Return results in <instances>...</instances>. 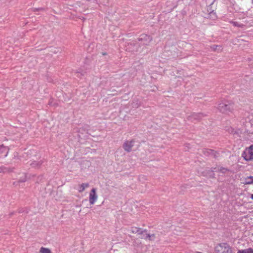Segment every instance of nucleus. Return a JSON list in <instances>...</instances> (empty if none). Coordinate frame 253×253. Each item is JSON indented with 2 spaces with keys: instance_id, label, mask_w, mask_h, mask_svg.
<instances>
[{
  "instance_id": "nucleus-1",
  "label": "nucleus",
  "mask_w": 253,
  "mask_h": 253,
  "mask_svg": "<svg viewBox=\"0 0 253 253\" xmlns=\"http://www.w3.org/2000/svg\"><path fill=\"white\" fill-rule=\"evenodd\" d=\"M218 109L222 113L228 114L233 110L234 104L228 101L221 102L218 104Z\"/></svg>"
},
{
  "instance_id": "nucleus-2",
  "label": "nucleus",
  "mask_w": 253,
  "mask_h": 253,
  "mask_svg": "<svg viewBox=\"0 0 253 253\" xmlns=\"http://www.w3.org/2000/svg\"><path fill=\"white\" fill-rule=\"evenodd\" d=\"M216 253H232L231 247L227 243H221L215 247Z\"/></svg>"
},
{
  "instance_id": "nucleus-3",
  "label": "nucleus",
  "mask_w": 253,
  "mask_h": 253,
  "mask_svg": "<svg viewBox=\"0 0 253 253\" xmlns=\"http://www.w3.org/2000/svg\"><path fill=\"white\" fill-rule=\"evenodd\" d=\"M242 156L246 161H251L253 160V145H251L248 148L246 149L242 154Z\"/></svg>"
},
{
  "instance_id": "nucleus-4",
  "label": "nucleus",
  "mask_w": 253,
  "mask_h": 253,
  "mask_svg": "<svg viewBox=\"0 0 253 253\" xmlns=\"http://www.w3.org/2000/svg\"><path fill=\"white\" fill-rule=\"evenodd\" d=\"M95 188H92L89 195V202L91 205L94 204L98 199V196L96 194Z\"/></svg>"
},
{
  "instance_id": "nucleus-5",
  "label": "nucleus",
  "mask_w": 253,
  "mask_h": 253,
  "mask_svg": "<svg viewBox=\"0 0 253 253\" xmlns=\"http://www.w3.org/2000/svg\"><path fill=\"white\" fill-rule=\"evenodd\" d=\"M152 40V38L146 34L141 35L138 39L141 43L145 45H147Z\"/></svg>"
},
{
  "instance_id": "nucleus-6",
  "label": "nucleus",
  "mask_w": 253,
  "mask_h": 253,
  "mask_svg": "<svg viewBox=\"0 0 253 253\" xmlns=\"http://www.w3.org/2000/svg\"><path fill=\"white\" fill-rule=\"evenodd\" d=\"M139 235H140V237L141 238L145 239H148L150 240L154 239V234L150 235V234H148L145 230H143L142 229Z\"/></svg>"
},
{
  "instance_id": "nucleus-7",
  "label": "nucleus",
  "mask_w": 253,
  "mask_h": 253,
  "mask_svg": "<svg viewBox=\"0 0 253 253\" xmlns=\"http://www.w3.org/2000/svg\"><path fill=\"white\" fill-rule=\"evenodd\" d=\"M134 141L133 140L126 141L123 147L125 151L130 152L131 150L132 147L133 146Z\"/></svg>"
},
{
  "instance_id": "nucleus-8",
  "label": "nucleus",
  "mask_w": 253,
  "mask_h": 253,
  "mask_svg": "<svg viewBox=\"0 0 253 253\" xmlns=\"http://www.w3.org/2000/svg\"><path fill=\"white\" fill-rule=\"evenodd\" d=\"M8 151L7 147L4 146L3 145H0V154L1 155V157H5L7 156Z\"/></svg>"
},
{
  "instance_id": "nucleus-9",
  "label": "nucleus",
  "mask_w": 253,
  "mask_h": 253,
  "mask_svg": "<svg viewBox=\"0 0 253 253\" xmlns=\"http://www.w3.org/2000/svg\"><path fill=\"white\" fill-rule=\"evenodd\" d=\"M89 187V184L87 183H82V184L79 185L78 187V190L79 192H83L86 188Z\"/></svg>"
},
{
  "instance_id": "nucleus-10",
  "label": "nucleus",
  "mask_w": 253,
  "mask_h": 253,
  "mask_svg": "<svg viewBox=\"0 0 253 253\" xmlns=\"http://www.w3.org/2000/svg\"><path fill=\"white\" fill-rule=\"evenodd\" d=\"M211 48L212 51H214L220 52L222 50L221 46L218 45H212L211 46Z\"/></svg>"
},
{
  "instance_id": "nucleus-11",
  "label": "nucleus",
  "mask_w": 253,
  "mask_h": 253,
  "mask_svg": "<svg viewBox=\"0 0 253 253\" xmlns=\"http://www.w3.org/2000/svg\"><path fill=\"white\" fill-rule=\"evenodd\" d=\"M244 183L245 184H253V180L252 176H248L245 179Z\"/></svg>"
},
{
  "instance_id": "nucleus-12",
  "label": "nucleus",
  "mask_w": 253,
  "mask_h": 253,
  "mask_svg": "<svg viewBox=\"0 0 253 253\" xmlns=\"http://www.w3.org/2000/svg\"><path fill=\"white\" fill-rule=\"evenodd\" d=\"M203 117V115L201 114H193L192 116L190 117V120H192L194 119L200 120Z\"/></svg>"
},
{
  "instance_id": "nucleus-13",
  "label": "nucleus",
  "mask_w": 253,
  "mask_h": 253,
  "mask_svg": "<svg viewBox=\"0 0 253 253\" xmlns=\"http://www.w3.org/2000/svg\"><path fill=\"white\" fill-rule=\"evenodd\" d=\"M141 230L142 229L141 228L135 227H132L130 229V232L132 233H138V234H139Z\"/></svg>"
},
{
  "instance_id": "nucleus-14",
  "label": "nucleus",
  "mask_w": 253,
  "mask_h": 253,
  "mask_svg": "<svg viewBox=\"0 0 253 253\" xmlns=\"http://www.w3.org/2000/svg\"><path fill=\"white\" fill-rule=\"evenodd\" d=\"M40 253H51L50 250L48 248L42 247L40 251Z\"/></svg>"
},
{
  "instance_id": "nucleus-15",
  "label": "nucleus",
  "mask_w": 253,
  "mask_h": 253,
  "mask_svg": "<svg viewBox=\"0 0 253 253\" xmlns=\"http://www.w3.org/2000/svg\"><path fill=\"white\" fill-rule=\"evenodd\" d=\"M218 170L224 173V172H225L227 170V169H224V168H221L219 169V168H215L213 169L212 170V172L213 171H218Z\"/></svg>"
},
{
  "instance_id": "nucleus-16",
  "label": "nucleus",
  "mask_w": 253,
  "mask_h": 253,
  "mask_svg": "<svg viewBox=\"0 0 253 253\" xmlns=\"http://www.w3.org/2000/svg\"><path fill=\"white\" fill-rule=\"evenodd\" d=\"M206 152L207 153V155H214V151L211 149H208L205 150V153Z\"/></svg>"
},
{
  "instance_id": "nucleus-17",
  "label": "nucleus",
  "mask_w": 253,
  "mask_h": 253,
  "mask_svg": "<svg viewBox=\"0 0 253 253\" xmlns=\"http://www.w3.org/2000/svg\"><path fill=\"white\" fill-rule=\"evenodd\" d=\"M245 251H246L247 253H253V249L252 248L245 249Z\"/></svg>"
},
{
  "instance_id": "nucleus-18",
  "label": "nucleus",
  "mask_w": 253,
  "mask_h": 253,
  "mask_svg": "<svg viewBox=\"0 0 253 253\" xmlns=\"http://www.w3.org/2000/svg\"><path fill=\"white\" fill-rule=\"evenodd\" d=\"M237 253H247L246 251L245 250H240L238 251Z\"/></svg>"
},
{
  "instance_id": "nucleus-19",
  "label": "nucleus",
  "mask_w": 253,
  "mask_h": 253,
  "mask_svg": "<svg viewBox=\"0 0 253 253\" xmlns=\"http://www.w3.org/2000/svg\"><path fill=\"white\" fill-rule=\"evenodd\" d=\"M31 165H32L33 167H36V164H35V163H33L32 164H31Z\"/></svg>"
},
{
  "instance_id": "nucleus-20",
  "label": "nucleus",
  "mask_w": 253,
  "mask_h": 253,
  "mask_svg": "<svg viewBox=\"0 0 253 253\" xmlns=\"http://www.w3.org/2000/svg\"><path fill=\"white\" fill-rule=\"evenodd\" d=\"M251 197V198L252 200H253V194H251V197Z\"/></svg>"
},
{
  "instance_id": "nucleus-21",
  "label": "nucleus",
  "mask_w": 253,
  "mask_h": 253,
  "mask_svg": "<svg viewBox=\"0 0 253 253\" xmlns=\"http://www.w3.org/2000/svg\"><path fill=\"white\" fill-rule=\"evenodd\" d=\"M77 76H79V73H77Z\"/></svg>"
},
{
  "instance_id": "nucleus-22",
  "label": "nucleus",
  "mask_w": 253,
  "mask_h": 253,
  "mask_svg": "<svg viewBox=\"0 0 253 253\" xmlns=\"http://www.w3.org/2000/svg\"><path fill=\"white\" fill-rule=\"evenodd\" d=\"M211 176H213V173L211 175Z\"/></svg>"
},
{
  "instance_id": "nucleus-23",
  "label": "nucleus",
  "mask_w": 253,
  "mask_h": 253,
  "mask_svg": "<svg viewBox=\"0 0 253 253\" xmlns=\"http://www.w3.org/2000/svg\"><path fill=\"white\" fill-rule=\"evenodd\" d=\"M36 165H39V163H36Z\"/></svg>"
},
{
  "instance_id": "nucleus-24",
  "label": "nucleus",
  "mask_w": 253,
  "mask_h": 253,
  "mask_svg": "<svg viewBox=\"0 0 253 253\" xmlns=\"http://www.w3.org/2000/svg\"><path fill=\"white\" fill-rule=\"evenodd\" d=\"M21 181H22V182H24V181H25V180H21Z\"/></svg>"
},
{
  "instance_id": "nucleus-25",
  "label": "nucleus",
  "mask_w": 253,
  "mask_h": 253,
  "mask_svg": "<svg viewBox=\"0 0 253 253\" xmlns=\"http://www.w3.org/2000/svg\"><path fill=\"white\" fill-rule=\"evenodd\" d=\"M252 2H253V0H252Z\"/></svg>"
}]
</instances>
